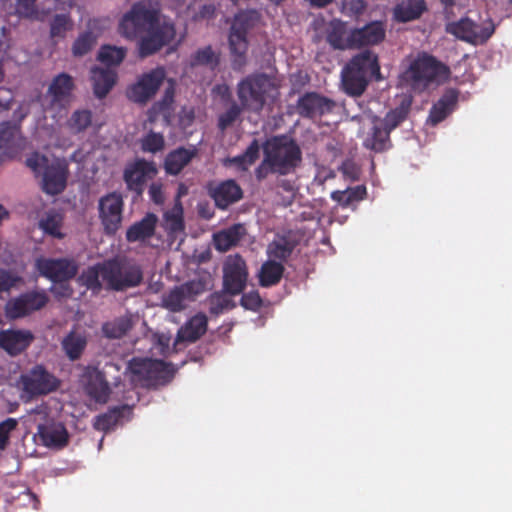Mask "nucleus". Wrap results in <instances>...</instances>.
Returning a JSON list of instances; mask_svg holds the SVG:
<instances>
[{"mask_svg": "<svg viewBox=\"0 0 512 512\" xmlns=\"http://www.w3.org/2000/svg\"><path fill=\"white\" fill-rule=\"evenodd\" d=\"M118 31L126 39L138 40V53L142 58L161 50L176 35L171 21L161 20L157 10L141 2L133 4L122 16Z\"/></svg>", "mask_w": 512, "mask_h": 512, "instance_id": "f257e3e1", "label": "nucleus"}, {"mask_svg": "<svg viewBox=\"0 0 512 512\" xmlns=\"http://www.w3.org/2000/svg\"><path fill=\"white\" fill-rule=\"evenodd\" d=\"M450 69L436 57L422 52L398 78L399 86L413 92L425 90L431 83L448 79Z\"/></svg>", "mask_w": 512, "mask_h": 512, "instance_id": "f03ea898", "label": "nucleus"}, {"mask_svg": "<svg viewBox=\"0 0 512 512\" xmlns=\"http://www.w3.org/2000/svg\"><path fill=\"white\" fill-rule=\"evenodd\" d=\"M261 15L255 9L241 10L233 19L228 43L231 54V66L234 71H241L247 63L248 32L260 22Z\"/></svg>", "mask_w": 512, "mask_h": 512, "instance_id": "7ed1b4c3", "label": "nucleus"}, {"mask_svg": "<svg viewBox=\"0 0 512 512\" xmlns=\"http://www.w3.org/2000/svg\"><path fill=\"white\" fill-rule=\"evenodd\" d=\"M276 89L272 77L266 73H253L237 83L236 94L245 111L258 114L263 110L267 98Z\"/></svg>", "mask_w": 512, "mask_h": 512, "instance_id": "20e7f679", "label": "nucleus"}, {"mask_svg": "<svg viewBox=\"0 0 512 512\" xmlns=\"http://www.w3.org/2000/svg\"><path fill=\"white\" fill-rule=\"evenodd\" d=\"M265 162L271 163L272 171L280 175L293 172L301 163L302 152L298 144L286 136H274L263 145Z\"/></svg>", "mask_w": 512, "mask_h": 512, "instance_id": "39448f33", "label": "nucleus"}, {"mask_svg": "<svg viewBox=\"0 0 512 512\" xmlns=\"http://www.w3.org/2000/svg\"><path fill=\"white\" fill-rule=\"evenodd\" d=\"M128 369L143 387L158 388L172 381L176 369L163 360L149 358H133L129 361Z\"/></svg>", "mask_w": 512, "mask_h": 512, "instance_id": "423d86ee", "label": "nucleus"}, {"mask_svg": "<svg viewBox=\"0 0 512 512\" xmlns=\"http://www.w3.org/2000/svg\"><path fill=\"white\" fill-rule=\"evenodd\" d=\"M103 282L110 290L124 291L138 286L143 280L141 267L124 259H111L103 262Z\"/></svg>", "mask_w": 512, "mask_h": 512, "instance_id": "0eeeda50", "label": "nucleus"}, {"mask_svg": "<svg viewBox=\"0 0 512 512\" xmlns=\"http://www.w3.org/2000/svg\"><path fill=\"white\" fill-rule=\"evenodd\" d=\"M445 31L461 41L477 46L485 44L491 38L495 26L491 20L477 23L469 17H462L447 23Z\"/></svg>", "mask_w": 512, "mask_h": 512, "instance_id": "6e6552de", "label": "nucleus"}, {"mask_svg": "<svg viewBox=\"0 0 512 512\" xmlns=\"http://www.w3.org/2000/svg\"><path fill=\"white\" fill-rule=\"evenodd\" d=\"M19 383L29 399L48 395L60 386L58 378L40 364L21 374Z\"/></svg>", "mask_w": 512, "mask_h": 512, "instance_id": "1a4fd4ad", "label": "nucleus"}, {"mask_svg": "<svg viewBox=\"0 0 512 512\" xmlns=\"http://www.w3.org/2000/svg\"><path fill=\"white\" fill-rule=\"evenodd\" d=\"M124 201L116 192L102 196L98 202L99 219L106 235H115L121 227Z\"/></svg>", "mask_w": 512, "mask_h": 512, "instance_id": "9d476101", "label": "nucleus"}, {"mask_svg": "<svg viewBox=\"0 0 512 512\" xmlns=\"http://www.w3.org/2000/svg\"><path fill=\"white\" fill-rule=\"evenodd\" d=\"M248 269L245 260L239 254L230 255L223 267V289L231 295H239L246 288Z\"/></svg>", "mask_w": 512, "mask_h": 512, "instance_id": "9b49d317", "label": "nucleus"}, {"mask_svg": "<svg viewBox=\"0 0 512 512\" xmlns=\"http://www.w3.org/2000/svg\"><path fill=\"white\" fill-rule=\"evenodd\" d=\"M48 301L44 291H28L10 299L5 305V314L12 320L23 318L45 307Z\"/></svg>", "mask_w": 512, "mask_h": 512, "instance_id": "f8f14e48", "label": "nucleus"}, {"mask_svg": "<svg viewBox=\"0 0 512 512\" xmlns=\"http://www.w3.org/2000/svg\"><path fill=\"white\" fill-rule=\"evenodd\" d=\"M165 79V71L158 67L142 74L127 90L128 98L139 104L147 103L158 91Z\"/></svg>", "mask_w": 512, "mask_h": 512, "instance_id": "ddd939ff", "label": "nucleus"}, {"mask_svg": "<svg viewBox=\"0 0 512 512\" xmlns=\"http://www.w3.org/2000/svg\"><path fill=\"white\" fill-rule=\"evenodd\" d=\"M36 267L40 275L54 283L67 282L78 272L75 261L67 258H40L36 261Z\"/></svg>", "mask_w": 512, "mask_h": 512, "instance_id": "4468645a", "label": "nucleus"}, {"mask_svg": "<svg viewBox=\"0 0 512 512\" xmlns=\"http://www.w3.org/2000/svg\"><path fill=\"white\" fill-rule=\"evenodd\" d=\"M156 174L157 168L154 162L137 159L125 168L123 179L127 188L140 196L144 191L146 182L153 179Z\"/></svg>", "mask_w": 512, "mask_h": 512, "instance_id": "2eb2a0df", "label": "nucleus"}, {"mask_svg": "<svg viewBox=\"0 0 512 512\" xmlns=\"http://www.w3.org/2000/svg\"><path fill=\"white\" fill-rule=\"evenodd\" d=\"M334 106L331 99L316 92H307L298 99L296 111L303 118L313 119L330 113Z\"/></svg>", "mask_w": 512, "mask_h": 512, "instance_id": "dca6fc26", "label": "nucleus"}, {"mask_svg": "<svg viewBox=\"0 0 512 512\" xmlns=\"http://www.w3.org/2000/svg\"><path fill=\"white\" fill-rule=\"evenodd\" d=\"M35 336L30 330L2 329L0 330V348L10 356H17L28 349Z\"/></svg>", "mask_w": 512, "mask_h": 512, "instance_id": "f3484780", "label": "nucleus"}, {"mask_svg": "<svg viewBox=\"0 0 512 512\" xmlns=\"http://www.w3.org/2000/svg\"><path fill=\"white\" fill-rule=\"evenodd\" d=\"M208 193L216 206L222 210L227 209L243 196L241 187L233 179H228L215 185L210 184L208 186Z\"/></svg>", "mask_w": 512, "mask_h": 512, "instance_id": "a211bd4d", "label": "nucleus"}, {"mask_svg": "<svg viewBox=\"0 0 512 512\" xmlns=\"http://www.w3.org/2000/svg\"><path fill=\"white\" fill-rule=\"evenodd\" d=\"M67 164L55 161L43 171L42 189L49 195H57L64 191L67 184Z\"/></svg>", "mask_w": 512, "mask_h": 512, "instance_id": "6ab92c4d", "label": "nucleus"}, {"mask_svg": "<svg viewBox=\"0 0 512 512\" xmlns=\"http://www.w3.org/2000/svg\"><path fill=\"white\" fill-rule=\"evenodd\" d=\"M386 35L385 26L380 21H373L362 28L350 32L352 48H361L381 43Z\"/></svg>", "mask_w": 512, "mask_h": 512, "instance_id": "aec40b11", "label": "nucleus"}, {"mask_svg": "<svg viewBox=\"0 0 512 512\" xmlns=\"http://www.w3.org/2000/svg\"><path fill=\"white\" fill-rule=\"evenodd\" d=\"M75 88L74 79L69 74L62 72L56 75L47 90L52 105L64 106L69 102Z\"/></svg>", "mask_w": 512, "mask_h": 512, "instance_id": "412c9836", "label": "nucleus"}, {"mask_svg": "<svg viewBox=\"0 0 512 512\" xmlns=\"http://www.w3.org/2000/svg\"><path fill=\"white\" fill-rule=\"evenodd\" d=\"M459 93L456 89H447L430 109L428 122L435 126L445 120L457 106Z\"/></svg>", "mask_w": 512, "mask_h": 512, "instance_id": "4be33fe9", "label": "nucleus"}, {"mask_svg": "<svg viewBox=\"0 0 512 512\" xmlns=\"http://www.w3.org/2000/svg\"><path fill=\"white\" fill-rule=\"evenodd\" d=\"M363 146L376 153H382L392 147L390 132L382 125L378 117H374L372 127L363 141Z\"/></svg>", "mask_w": 512, "mask_h": 512, "instance_id": "5701e85b", "label": "nucleus"}, {"mask_svg": "<svg viewBox=\"0 0 512 512\" xmlns=\"http://www.w3.org/2000/svg\"><path fill=\"white\" fill-rule=\"evenodd\" d=\"M158 217L154 213H147L140 221L133 223L126 231V240L129 243H144L151 239L156 230Z\"/></svg>", "mask_w": 512, "mask_h": 512, "instance_id": "b1692460", "label": "nucleus"}, {"mask_svg": "<svg viewBox=\"0 0 512 512\" xmlns=\"http://www.w3.org/2000/svg\"><path fill=\"white\" fill-rule=\"evenodd\" d=\"M198 150L191 148L178 147L170 151L164 160V169L169 175H178L191 161L196 157Z\"/></svg>", "mask_w": 512, "mask_h": 512, "instance_id": "393cba45", "label": "nucleus"}, {"mask_svg": "<svg viewBox=\"0 0 512 512\" xmlns=\"http://www.w3.org/2000/svg\"><path fill=\"white\" fill-rule=\"evenodd\" d=\"M347 64L352 66L361 74H364L368 79H382L378 56L370 50H365L353 56Z\"/></svg>", "mask_w": 512, "mask_h": 512, "instance_id": "a878e982", "label": "nucleus"}, {"mask_svg": "<svg viewBox=\"0 0 512 512\" xmlns=\"http://www.w3.org/2000/svg\"><path fill=\"white\" fill-rule=\"evenodd\" d=\"M38 435L46 447L63 448L67 445L69 439L68 432L61 423L39 425Z\"/></svg>", "mask_w": 512, "mask_h": 512, "instance_id": "bb28decb", "label": "nucleus"}, {"mask_svg": "<svg viewBox=\"0 0 512 512\" xmlns=\"http://www.w3.org/2000/svg\"><path fill=\"white\" fill-rule=\"evenodd\" d=\"M117 74L110 68L93 67L91 69V81L93 92L99 99L106 97L116 83Z\"/></svg>", "mask_w": 512, "mask_h": 512, "instance_id": "cd10ccee", "label": "nucleus"}, {"mask_svg": "<svg viewBox=\"0 0 512 512\" xmlns=\"http://www.w3.org/2000/svg\"><path fill=\"white\" fill-rule=\"evenodd\" d=\"M85 388L87 394L96 402H107L110 394V388L104 374L99 370L93 369L87 373Z\"/></svg>", "mask_w": 512, "mask_h": 512, "instance_id": "c85d7f7f", "label": "nucleus"}, {"mask_svg": "<svg viewBox=\"0 0 512 512\" xmlns=\"http://www.w3.org/2000/svg\"><path fill=\"white\" fill-rule=\"evenodd\" d=\"M208 319L205 314L198 313L191 317L177 334V341L193 343L207 331Z\"/></svg>", "mask_w": 512, "mask_h": 512, "instance_id": "c756f323", "label": "nucleus"}, {"mask_svg": "<svg viewBox=\"0 0 512 512\" xmlns=\"http://www.w3.org/2000/svg\"><path fill=\"white\" fill-rule=\"evenodd\" d=\"M369 79L355 70L349 64L342 70V85L345 92L351 96H360L366 90Z\"/></svg>", "mask_w": 512, "mask_h": 512, "instance_id": "7c9ffc66", "label": "nucleus"}, {"mask_svg": "<svg viewBox=\"0 0 512 512\" xmlns=\"http://www.w3.org/2000/svg\"><path fill=\"white\" fill-rule=\"evenodd\" d=\"M246 228L242 224H234L213 236L216 250L226 252L236 246L245 236Z\"/></svg>", "mask_w": 512, "mask_h": 512, "instance_id": "2f4dec72", "label": "nucleus"}, {"mask_svg": "<svg viewBox=\"0 0 512 512\" xmlns=\"http://www.w3.org/2000/svg\"><path fill=\"white\" fill-rule=\"evenodd\" d=\"M162 227L170 238L176 239L184 233L183 207L179 200L163 214Z\"/></svg>", "mask_w": 512, "mask_h": 512, "instance_id": "473e14b6", "label": "nucleus"}, {"mask_svg": "<svg viewBox=\"0 0 512 512\" xmlns=\"http://www.w3.org/2000/svg\"><path fill=\"white\" fill-rule=\"evenodd\" d=\"M134 319L130 313L103 323L102 334L108 339H121L134 327Z\"/></svg>", "mask_w": 512, "mask_h": 512, "instance_id": "72a5a7b5", "label": "nucleus"}, {"mask_svg": "<svg viewBox=\"0 0 512 512\" xmlns=\"http://www.w3.org/2000/svg\"><path fill=\"white\" fill-rule=\"evenodd\" d=\"M326 40L334 49H352L350 33L347 35L346 25L341 20L334 19L329 23Z\"/></svg>", "mask_w": 512, "mask_h": 512, "instance_id": "f704fd0d", "label": "nucleus"}, {"mask_svg": "<svg viewBox=\"0 0 512 512\" xmlns=\"http://www.w3.org/2000/svg\"><path fill=\"white\" fill-rule=\"evenodd\" d=\"M87 346V338L83 333L71 330L61 341L65 355L71 361L80 359Z\"/></svg>", "mask_w": 512, "mask_h": 512, "instance_id": "c9c22d12", "label": "nucleus"}, {"mask_svg": "<svg viewBox=\"0 0 512 512\" xmlns=\"http://www.w3.org/2000/svg\"><path fill=\"white\" fill-rule=\"evenodd\" d=\"M426 10L424 0H407L394 8V18L398 22L406 23L418 19Z\"/></svg>", "mask_w": 512, "mask_h": 512, "instance_id": "e433bc0d", "label": "nucleus"}, {"mask_svg": "<svg viewBox=\"0 0 512 512\" xmlns=\"http://www.w3.org/2000/svg\"><path fill=\"white\" fill-rule=\"evenodd\" d=\"M284 266L282 263L267 260L264 262L259 271V283L262 287H271L277 285L283 276Z\"/></svg>", "mask_w": 512, "mask_h": 512, "instance_id": "4c0bfd02", "label": "nucleus"}, {"mask_svg": "<svg viewBox=\"0 0 512 512\" xmlns=\"http://www.w3.org/2000/svg\"><path fill=\"white\" fill-rule=\"evenodd\" d=\"M260 154V144L257 139H253L250 145L246 148V150L237 156L227 158L226 164L235 166L237 169L241 171H246L250 166H252Z\"/></svg>", "mask_w": 512, "mask_h": 512, "instance_id": "58836bf2", "label": "nucleus"}, {"mask_svg": "<svg viewBox=\"0 0 512 512\" xmlns=\"http://www.w3.org/2000/svg\"><path fill=\"white\" fill-rule=\"evenodd\" d=\"M127 411L129 408L126 405L109 409L106 413L96 416L94 428L98 431H109L120 422Z\"/></svg>", "mask_w": 512, "mask_h": 512, "instance_id": "ea45409f", "label": "nucleus"}, {"mask_svg": "<svg viewBox=\"0 0 512 512\" xmlns=\"http://www.w3.org/2000/svg\"><path fill=\"white\" fill-rule=\"evenodd\" d=\"M366 187L363 185L348 188L346 190H336L331 193V199L340 206L347 208L353 203L363 200L366 197Z\"/></svg>", "mask_w": 512, "mask_h": 512, "instance_id": "a19ab883", "label": "nucleus"}, {"mask_svg": "<svg viewBox=\"0 0 512 512\" xmlns=\"http://www.w3.org/2000/svg\"><path fill=\"white\" fill-rule=\"evenodd\" d=\"M295 249V243L286 237L273 240L267 248L269 260L286 261Z\"/></svg>", "mask_w": 512, "mask_h": 512, "instance_id": "79ce46f5", "label": "nucleus"}, {"mask_svg": "<svg viewBox=\"0 0 512 512\" xmlns=\"http://www.w3.org/2000/svg\"><path fill=\"white\" fill-rule=\"evenodd\" d=\"M63 217L55 211L47 212L39 221V227L45 234L53 238L62 239L64 234L61 232Z\"/></svg>", "mask_w": 512, "mask_h": 512, "instance_id": "37998d69", "label": "nucleus"}, {"mask_svg": "<svg viewBox=\"0 0 512 512\" xmlns=\"http://www.w3.org/2000/svg\"><path fill=\"white\" fill-rule=\"evenodd\" d=\"M411 102L403 100L399 106L389 111L383 119H380L382 125L391 133L408 116Z\"/></svg>", "mask_w": 512, "mask_h": 512, "instance_id": "c03bdc74", "label": "nucleus"}, {"mask_svg": "<svg viewBox=\"0 0 512 512\" xmlns=\"http://www.w3.org/2000/svg\"><path fill=\"white\" fill-rule=\"evenodd\" d=\"M220 63V56L211 45L199 48L192 54L190 59L191 66H207L214 70Z\"/></svg>", "mask_w": 512, "mask_h": 512, "instance_id": "a18cd8bd", "label": "nucleus"}, {"mask_svg": "<svg viewBox=\"0 0 512 512\" xmlns=\"http://www.w3.org/2000/svg\"><path fill=\"white\" fill-rule=\"evenodd\" d=\"M187 301L181 286H175L162 296V306L171 312L184 310Z\"/></svg>", "mask_w": 512, "mask_h": 512, "instance_id": "49530a36", "label": "nucleus"}, {"mask_svg": "<svg viewBox=\"0 0 512 512\" xmlns=\"http://www.w3.org/2000/svg\"><path fill=\"white\" fill-rule=\"evenodd\" d=\"M103 263H98L94 266L88 267L86 270L82 272L79 277L81 283L86 286L88 289L98 292L102 288V282L100 278L103 280Z\"/></svg>", "mask_w": 512, "mask_h": 512, "instance_id": "de8ad7c7", "label": "nucleus"}, {"mask_svg": "<svg viewBox=\"0 0 512 512\" xmlns=\"http://www.w3.org/2000/svg\"><path fill=\"white\" fill-rule=\"evenodd\" d=\"M74 23L69 14H56L50 23V36L53 39H64Z\"/></svg>", "mask_w": 512, "mask_h": 512, "instance_id": "09e8293b", "label": "nucleus"}, {"mask_svg": "<svg viewBox=\"0 0 512 512\" xmlns=\"http://www.w3.org/2000/svg\"><path fill=\"white\" fill-rule=\"evenodd\" d=\"M126 56V49L115 46H103L98 54V60L107 66L119 65Z\"/></svg>", "mask_w": 512, "mask_h": 512, "instance_id": "8fccbe9b", "label": "nucleus"}, {"mask_svg": "<svg viewBox=\"0 0 512 512\" xmlns=\"http://www.w3.org/2000/svg\"><path fill=\"white\" fill-rule=\"evenodd\" d=\"M209 312L211 315L218 316L226 310L235 308V302L220 292L212 293L208 298Z\"/></svg>", "mask_w": 512, "mask_h": 512, "instance_id": "3c124183", "label": "nucleus"}, {"mask_svg": "<svg viewBox=\"0 0 512 512\" xmlns=\"http://www.w3.org/2000/svg\"><path fill=\"white\" fill-rule=\"evenodd\" d=\"M97 37L92 31L80 33L72 45V53L76 57L86 55L96 44Z\"/></svg>", "mask_w": 512, "mask_h": 512, "instance_id": "603ef678", "label": "nucleus"}, {"mask_svg": "<svg viewBox=\"0 0 512 512\" xmlns=\"http://www.w3.org/2000/svg\"><path fill=\"white\" fill-rule=\"evenodd\" d=\"M140 145L143 152L156 154L164 149L165 138L162 133L151 130L141 138Z\"/></svg>", "mask_w": 512, "mask_h": 512, "instance_id": "864d4df0", "label": "nucleus"}, {"mask_svg": "<svg viewBox=\"0 0 512 512\" xmlns=\"http://www.w3.org/2000/svg\"><path fill=\"white\" fill-rule=\"evenodd\" d=\"M243 111H245V108L240 103L233 101L229 108L218 116L217 126L219 130L225 131L232 126L239 119Z\"/></svg>", "mask_w": 512, "mask_h": 512, "instance_id": "5fc2aeb1", "label": "nucleus"}, {"mask_svg": "<svg viewBox=\"0 0 512 512\" xmlns=\"http://www.w3.org/2000/svg\"><path fill=\"white\" fill-rule=\"evenodd\" d=\"M92 123V113L89 110H76L68 120V127L74 133L85 131Z\"/></svg>", "mask_w": 512, "mask_h": 512, "instance_id": "6e6d98bb", "label": "nucleus"}, {"mask_svg": "<svg viewBox=\"0 0 512 512\" xmlns=\"http://www.w3.org/2000/svg\"><path fill=\"white\" fill-rule=\"evenodd\" d=\"M18 133L16 125L10 122H3L0 124V149L6 151L14 147V141Z\"/></svg>", "mask_w": 512, "mask_h": 512, "instance_id": "4d7b16f0", "label": "nucleus"}, {"mask_svg": "<svg viewBox=\"0 0 512 512\" xmlns=\"http://www.w3.org/2000/svg\"><path fill=\"white\" fill-rule=\"evenodd\" d=\"M180 286L188 301H194L197 296L208 290V282L202 278L190 280Z\"/></svg>", "mask_w": 512, "mask_h": 512, "instance_id": "13d9d810", "label": "nucleus"}, {"mask_svg": "<svg viewBox=\"0 0 512 512\" xmlns=\"http://www.w3.org/2000/svg\"><path fill=\"white\" fill-rule=\"evenodd\" d=\"M21 281L22 278L15 272L0 268V298L3 293H9Z\"/></svg>", "mask_w": 512, "mask_h": 512, "instance_id": "bf43d9fd", "label": "nucleus"}, {"mask_svg": "<svg viewBox=\"0 0 512 512\" xmlns=\"http://www.w3.org/2000/svg\"><path fill=\"white\" fill-rule=\"evenodd\" d=\"M173 101H174V88L171 86V87L166 88L162 99L160 101L156 102L152 106V111L155 113L163 114L165 119L168 121Z\"/></svg>", "mask_w": 512, "mask_h": 512, "instance_id": "052dcab7", "label": "nucleus"}, {"mask_svg": "<svg viewBox=\"0 0 512 512\" xmlns=\"http://www.w3.org/2000/svg\"><path fill=\"white\" fill-rule=\"evenodd\" d=\"M18 426V421L15 418H7L0 422V450L6 449L9 444L10 434Z\"/></svg>", "mask_w": 512, "mask_h": 512, "instance_id": "680f3d73", "label": "nucleus"}, {"mask_svg": "<svg viewBox=\"0 0 512 512\" xmlns=\"http://www.w3.org/2000/svg\"><path fill=\"white\" fill-rule=\"evenodd\" d=\"M49 159L45 155H41L38 152L32 153L26 159V165L36 174H43V171L49 166Z\"/></svg>", "mask_w": 512, "mask_h": 512, "instance_id": "e2e57ef3", "label": "nucleus"}, {"mask_svg": "<svg viewBox=\"0 0 512 512\" xmlns=\"http://www.w3.org/2000/svg\"><path fill=\"white\" fill-rule=\"evenodd\" d=\"M366 2L364 0H349L342 4V12L349 17H358L364 13Z\"/></svg>", "mask_w": 512, "mask_h": 512, "instance_id": "0e129e2a", "label": "nucleus"}, {"mask_svg": "<svg viewBox=\"0 0 512 512\" xmlns=\"http://www.w3.org/2000/svg\"><path fill=\"white\" fill-rule=\"evenodd\" d=\"M240 304L245 309L256 312L262 307V299L257 291H250L242 295Z\"/></svg>", "mask_w": 512, "mask_h": 512, "instance_id": "69168bd1", "label": "nucleus"}, {"mask_svg": "<svg viewBox=\"0 0 512 512\" xmlns=\"http://www.w3.org/2000/svg\"><path fill=\"white\" fill-rule=\"evenodd\" d=\"M346 179L357 181L361 174L360 167L353 160H345L339 168Z\"/></svg>", "mask_w": 512, "mask_h": 512, "instance_id": "338daca9", "label": "nucleus"}, {"mask_svg": "<svg viewBox=\"0 0 512 512\" xmlns=\"http://www.w3.org/2000/svg\"><path fill=\"white\" fill-rule=\"evenodd\" d=\"M149 196L151 200L156 203L160 204L164 200L163 192H162V184L153 182L149 187Z\"/></svg>", "mask_w": 512, "mask_h": 512, "instance_id": "774afa93", "label": "nucleus"}]
</instances>
